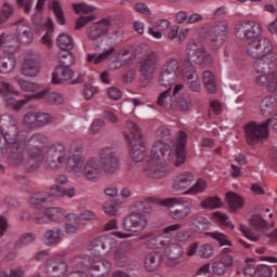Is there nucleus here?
<instances>
[{
  "label": "nucleus",
  "instance_id": "5",
  "mask_svg": "<svg viewBox=\"0 0 277 277\" xmlns=\"http://www.w3.org/2000/svg\"><path fill=\"white\" fill-rule=\"evenodd\" d=\"M0 157H3L8 149L10 154L14 153L16 137H18L16 119L10 115L0 116Z\"/></svg>",
  "mask_w": 277,
  "mask_h": 277
},
{
  "label": "nucleus",
  "instance_id": "12",
  "mask_svg": "<svg viewBox=\"0 0 277 277\" xmlns=\"http://www.w3.org/2000/svg\"><path fill=\"white\" fill-rule=\"evenodd\" d=\"M274 51V42L267 37H261L252 40L247 45V53L250 57L262 58Z\"/></svg>",
  "mask_w": 277,
  "mask_h": 277
},
{
  "label": "nucleus",
  "instance_id": "3",
  "mask_svg": "<svg viewBox=\"0 0 277 277\" xmlns=\"http://www.w3.org/2000/svg\"><path fill=\"white\" fill-rule=\"evenodd\" d=\"M120 170V156L114 147H102L98 151V159L91 157L84 162L82 176L87 181H98L103 172L105 174H116Z\"/></svg>",
  "mask_w": 277,
  "mask_h": 277
},
{
  "label": "nucleus",
  "instance_id": "42",
  "mask_svg": "<svg viewBox=\"0 0 277 277\" xmlns=\"http://www.w3.org/2000/svg\"><path fill=\"white\" fill-rule=\"evenodd\" d=\"M250 224L256 230H265V228H269V223L261 216V214H254L251 220Z\"/></svg>",
  "mask_w": 277,
  "mask_h": 277
},
{
  "label": "nucleus",
  "instance_id": "7",
  "mask_svg": "<svg viewBox=\"0 0 277 277\" xmlns=\"http://www.w3.org/2000/svg\"><path fill=\"white\" fill-rule=\"evenodd\" d=\"M68 159V151L63 143H53L43 147V154L40 161H44L50 170H60Z\"/></svg>",
  "mask_w": 277,
  "mask_h": 277
},
{
  "label": "nucleus",
  "instance_id": "20",
  "mask_svg": "<svg viewBox=\"0 0 277 277\" xmlns=\"http://www.w3.org/2000/svg\"><path fill=\"white\" fill-rule=\"evenodd\" d=\"M21 41L16 35H0V49L6 53H18L21 49Z\"/></svg>",
  "mask_w": 277,
  "mask_h": 277
},
{
  "label": "nucleus",
  "instance_id": "59",
  "mask_svg": "<svg viewBox=\"0 0 277 277\" xmlns=\"http://www.w3.org/2000/svg\"><path fill=\"white\" fill-rule=\"evenodd\" d=\"M34 241H36V235L34 233H26L19 237L17 243L19 246H30Z\"/></svg>",
  "mask_w": 277,
  "mask_h": 277
},
{
  "label": "nucleus",
  "instance_id": "39",
  "mask_svg": "<svg viewBox=\"0 0 277 277\" xmlns=\"http://www.w3.org/2000/svg\"><path fill=\"white\" fill-rule=\"evenodd\" d=\"M227 203L229 205L230 211H237L243 207V198L234 193H227L226 195Z\"/></svg>",
  "mask_w": 277,
  "mask_h": 277
},
{
  "label": "nucleus",
  "instance_id": "40",
  "mask_svg": "<svg viewBox=\"0 0 277 277\" xmlns=\"http://www.w3.org/2000/svg\"><path fill=\"white\" fill-rule=\"evenodd\" d=\"M47 215L50 222H62L66 217V210L62 208H48Z\"/></svg>",
  "mask_w": 277,
  "mask_h": 277
},
{
  "label": "nucleus",
  "instance_id": "48",
  "mask_svg": "<svg viewBox=\"0 0 277 277\" xmlns=\"http://www.w3.org/2000/svg\"><path fill=\"white\" fill-rule=\"evenodd\" d=\"M207 189V181L199 180L190 188L184 192L185 195L202 194Z\"/></svg>",
  "mask_w": 277,
  "mask_h": 277
},
{
  "label": "nucleus",
  "instance_id": "55",
  "mask_svg": "<svg viewBox=\"0 0 277 277\" xmlns=\"http://www.w3.org/2000/svg\"><path fill=\"white\" fill-rule=\"evenodd\" d=\"M175 239H176V241H180L181 243H187L189 241H194V233H192L189 230L177 232Z\"/></svg>",
  "mask_w": 277,
  "mask_h": 277
},
{
  "label": "nucleus",
  "instance_id": "54",
  "mask_svg": "<svg viewBox=\"0 0 277 277\" xmlns=\"http://www.w3.org/2000/svg\"><path fill=\"white\" fill-rule=\"evenodd\" d=\"M14 81H15V83H17V85H19V88L24 92H34L36 90V85L34 83L26 81L19 77H15Z\"/></svg>",
  "mask_w": 277,
  "mask_h": 277
},
{
  "label": "nucleus",
  "instance_id": "31",
  "mask_svg": "<svg viewBox=\"0 0 277 277\" xmlns=\"http://www.w3.org/2000/svg\"><path fill=\"white\" fill-rule=\"evenodd\" d=\"M161 265V255L158 252L148 253L145 256V267L147 272H156Z\"/></svg>",
  "mask_w": 277,
  "mask_h": 277
},
{
  "label": "nucleus",
  "instance_id": "37",
  "mask_svg": "<svg viewBox=\"0 0 277 277\" xmlns=\"http://www.w3.org/2000/svg\"><path fill=\"white\" fill-rule=\"evenodd\" d=\"M172 94V87H169L168 90L160 94L158 105L164 109H172L174 106Z\"/></svg>",
  "mask_w": 277,
  "mask_h": 277
},
{
  "label": "nucleus",
  "instance_id": "23",
  "mask_svg": "<svg viewBox=\"0 0 277 277\" xmlns=\"http://www.w3.org/2000/svg\"><path fill=\"white\" fill-rule=\"evenodd\" d=\"M68 273V264L62 261H50L47 265V274L50 277H64Z\"/></svg>",
  "mask_w": 277,
  "mask_h": 277
},
{
  "label": "nucleus",
  "instance_id": "29",
  "mask_svg": "<svg viewBox=\"0 0 277 277\" xmlns=\"http://www.w3.org/2000/svg\"><path fill=\"white\" fill-rule=\"evenodd\" d=\"M62 229L57 227L45 230L43 234L44 243H47V246H56V243L62 241Z\"/></svg>",
  "mask_w": 277,
  "mask_h": 277
},
{
  "label": "nucleus",
  "instance_id": "38",
  "mask_svg": "<svg viewBox=\"0 0 277 277\" xmlns=\"http://www.w3.org/2000/svg\"><path fill=\"white\" fill-rule=\"evenodd\" d=\"M56 42L62 51H72V49H75V41H72V37L66 32L60 34Z\"/></svg>",
  "mask_w": 277,
  "mask_h": 277
},
{
  "label": "nucleus",
  "instance_id": "25",
  "mask_svg": "<svg viewBox=\"0 0 277 277\" xmlns=\"http://www.w3.org/2000/svg\"><path fill=\"white\" fill-rule=\"evenodd\" d=\"M164 254L169 259V265L174 267V265H179V263H181L179 259L183 256V247L179 243H171L166 248Z\"/></svg>",
  "mask_w": 277,
  "mask_h": 277
},
{
  "label": "nucleus",
  "instance_id": "61",
  "mask_svg": "<svg viewBox=\"0 0 277 277\" xmlns=\"http://www.w3.org/2000/svg\"><path fill=\"white\" fill-rule=\"evenodd\" d=\"M25 272L21 268H12L6 273L5 271H0V277H24Z\"/></svg>",
  "mask_w": 277,
  "mask_h": 277
},
{
  "label": "nucleus",
  "instance_id": "8",
  "mask_svg": "<svg viewBox=\"0 0 277 277\" xmlns=\"http://www.w3.org/2000/svg\"><path fill=\"white\" fill-rule=\"evenodd\" d=\"M181 75H183L181 62H179V58L171 57L160 68L159 84L163 88H172L179 81Z\"/></svg>",
  "mask_w": 277,
  "mask_h": 277
},
{
  "label": "nucleus",
  "instance_id": "1",
  "mask_svg": "<svg viewBox=\"0 0 277 277\" xmlns=\"http://www.w3.org/2000/svg\"><path fill=\"white\" fill-rule=\"evenodd\" d=\"M187 144V133L179 132L177 142L174 144V151L163 141L154 143L150 159L145 167V173L149 179H163L168 174L166 166L174 163V166H183L187 157L185 146Z\"/></svg>",
  "mask_w": 277,
  "mask_h": 277
},
{
  "label": "nucleus",
  "instance_id": "47",
  "mask_svg": "<svg viewBox=\"0 0 277 277\" xmlns=\"http://www.w3.org/2000/svg\"><path fill=\"white\" fill-rule=\"evenodd\" d=\"M256 60L258 61H255L253 63V70L258 75H265L267 72V70L272 69V66H269V64H267L265 58H256Z\"/></svg>",
  "mask_w": 277,
  "mask_h": 277
},
{
  "label": "nucleus",
  "instance_id": "22",
  "mask_svg": "<svg viewBox=\"0 0 277 277\" xmlns=\"http://www.w3.org/2000/svg\"><path fill=\"white\" fill-rule=\"evenodd\" d=\"M196 181V175L189 171L177 174L173 183V189L176 192H183L187 187H192V184Z\"/></svg>",
  "mask_w": 277,
  "mask_h": 277
},
{
  "label": "nucleus",
  "instance_id": "34",
  "mask_svg": "<svg viewBox=\"0 0 277 277\" xmlns=\"http://www.w3.org/2000/svg\"><path fill=\"white\" fill-rule=\"evenodd\" d=\"M203 83L210 94H215L217 92V80L213 72L206 70L202 75Z\"/></svg>",
  "mask_w": 277,
  "mask_h": 277
},
{
  "label": "nucleus",
  "instance_id": "21",
  "mask_svg": "<svg viewBox=\"0 0 277 277\" xmlns=\"http://www.w3.org/2000/svg\"><path fill=\"white\" fill-rule=\"evenodd\" d=\"M28 98H43L49 105H62L64 103V95L49 90H43L37 94L29 95Z\"/></svg>",
  "mask_w": 277,
  "mask_h": 277
},
{
  "label": "nucleus",
  "instance_id": "58",
  "mask_svg": "<svg viewBox=\"0 0 277 277\" xmlns=\"http://www.w3.org/2000/svg\"><path fill=\"white\" fill-rule=\"evenodd\" d=\"M266 88L268 92L276 94L277 92V74L276 72L268 74V81H267Z\"/></svg>",
  "mask_w": 277,
  "mask_h": 277
},
{
  "label": "nucleus",
  "instance_id": "46",
  "mask_svg": "<svg viewBox=\"0 0 277 277\" xmlns=\"http://www.w3.org/2000/svg\"><path fill=\"white\" fill-rule=\"evenodd\" d=\"M235 261V252L230 248H224L221 251V263H224L228 267L233 266Z\"/></svg>",
  "mask_w": 277,
  "mask_h": 277
},
{
  "label": "nucleus",
  "instance_id": "30",
  "mask_svg": "<svg viewBox=\"0 0 277 277\" xmlns=\"http://www.w3.org/2000/svg\"><path fill=\"white\" fill-rule=\"evenodd\" d=\"M114 53H116V47L111 45L101 54H89L88 62L90 64H103V62H107V60H109Z\"/></svg>",
  "mask_w": 277,
  "mask_h": 277
},
{
  "label": "nucleus",
  "instance_id": "51",
  "mask_svg": "<svg viewBox=\"0 0 277 277\" xmlns=\"http://www.w3.org/2000/svg\"><path fill=\"white\" fill-rule=\"evenodd\" d=\"M72 9L75 10L76 14H91V12L96 10V8L87 4L85 2L72 4Z\"/></svg>",
  "mask_w": 277,
  "mask_h": 277
},
{
  "label": "nucleus",
  "instance_id": "10",
  "mask_svg": "<svg viewBox=\"0 0 277 277\" xmlns=\"http://www.w3.org/2000/svg\"><path fill=\"white\" fill-rule=\"evenodd\" d=\"M245 134L248 146H256L269 137V129L265 121L262 123L250 122L245 126Z\"/></svg>",
  "mask_w": 277,
  "mask_h": 277
},
{
  "label": "nucleus",
  "instance_id": "14",
  "mask_svg": "<svg viewBox=\"0 0 277 277\" xmlns=\"http://www.w3.org/2000/svg\"><path fill=\"white\" fill-rule=\"evenodd\" d=\"M116 248V239L111 236H100L89 245L91 254L101 256V254H109Z\"/></svg>",
  "mask_w": 277,
  "mask_h": 277
},
{
  "label": "nucleus",
  "instance_id": "28",
  "mask_svg": "<svg viewBox=\"0 0 277 277\" xmlns=\"http://www.w3.org/2000/svg\"><path fill=\"white\" fill-rule=\"evenodd\" d=\"M81 219L77 214H68L65 219V233L67 235H75L79 232Z\"/></svg>",
  "mask_w": 277,
  "mask_h": 277
},
{
  "label": "nucleus",
  "instance_id": "62",
  "mask_svg": "<svg viewBox=\"0 0 277 277\" xmlns=\"http://www.w3.org/2000/svg\"><path fill=\"white\" fill-rule=\"evenodd\" d=\"M212 269L217 276H224V274H226L228 271V266L225 263L219 261L213 264Z\"/></svg>",
  "mask_w": 277,
  "mask_h": 277
},
{
  "label": "nucleus",
  "instance_id": "50",
  "mask_svg": "<svg viewBox=\"0 0 277 277\" xmlns=\"http://www.w3.org/2000/svg\"><path fill=\"white\" fill-rule=\"evenodd\" d=\"M0 93L2 96H10V94H15V96H18L21 94V92L15 90L10 82L5 81L0 82Z\"/></svg>",
  "mask_w": 277,
  "mask_h": 277
},
{
  "label": "nucleus",
  "instance_id": "64",
  "mask_svg": "<svg viewBox=\"0 0 277 277\" xmlns=\"http://www.w3.org/2000/svg\"><path fill=\"white\" fill-rule=\"evenodd\" d=\"M262 58L266 62V64H268V66H271V68L273 66H277V53L274 52V50L265 56H262Z\"/></svg>",
  "mask_w": 277,
  "mask_h": 277
},
{
  "label": "nucleus",
  "instance_id": "32",
  "mask_svg": "<svg viewBox=\"0 0 277 277\" xmlns=\"http://www.w3.org/2000/svg\"><path fill=\"white\" fill-rule=\"evenodd\" d=\"M16 68V56H2L0 57V72L8 75Z\"/></svg>",
  "mask_w": 277,
  "mask_h": 277
},
{
  "label": "nucleus",
  "instance_id": "24",
  "mask_svg": "<svg viewBox=\"0 0 277 277\" xmlns=\"http://www.w3.org/2000/svg\"><path fill=\"white\" fill-rule=\"evenodd\" d=\"M181 205L183 209H175L170 211V217L171 220H174V222H183V220H187L194 210V203L189 201H183Z\"/></svg>",
  "mask_w": 277,
  "mask_h": 277
},
{
  "label": "nucleus",
  "instance_id": "57",
  "mask_svg": "<svg viewBox=\"0 0 277 277\" xmlns=\"http://www.w3.org/2000/svg\"><path fill=\"white\" fill-rule=\"evenodd\" d=\"M240 230L243 237H246L250 241H259V239H261V235L255 234L254 232H252V229L246 227V225H240Z\"/></svg>",
  "mask_w": 277,
  "mask_h": 277
},
{
  "label": "nucleus",
  "instance_id": "27",
  "mask_svg": "<svg viewBox=\"0 0 277 277\" xmlns=\"http://www.w3.org/2000/svg\"><path fill=\"white\" fill-rule=\"evenodd\" d=\"M38 72H40V64L36 58H27L22 64V75L24 77H38Z\"/></svg>",
  "mask_w": 277,
  "mask_h": 277
},
{
  "label": "nucleus",
  "instance_id": "45",
  "mask_svg": "<svg viewBox=\"0 0 277 277\" xmlns=\"http://www.w3.org/2000/svg\"><path fill=\"white\" fill-rule=\"evenodd\" d=\"M200 207L202 209H220L222 207V199L219 197H208L201 201Z\"/></svg>",
  "mask_w": 277,
  "mask_h": 277
},
{
  "label": "nucleus",
  "instance_id": "41",
  "mask_svg": "<svg viewBox=\"0 0 277 277\" xmlns=\"http://www.w3.org/2000/svg\"><path fill=\"white\" fill-rule=\"evenodd\" d=\"M75 55L70 51H66L61 53L58 66L64 68H70V66H75Z\"/></svg>",
  "mask_w": 277,
  "mask_h": 277
},
{
  "label": "nucleus",
  "instance_id": "44",
  "mask_svg": "<svg viewBox=\"0 0 277 277\" xmlns=\"http://www.w3.org/2000/svg\"><path fill=\"white\" fill-rule=\"evenodd\" d=\"M52 10L56 16L57 23H60V25H66V16L64 15V9H62L60 1L54 0L52 2Z\"/></svg>",
  "mask_w": 277,
  "mask_h": 277
},
{
  "label": "nucleus",
  "instance_id": "36",
  "mask_svg": "<svg viewBox=\"0 0 277 277\" xmlns=\"http://www.w3.org/2000/svg\"><path fill=\"white\" fill-rule=\"evenodd\" d=\"M146 248L149 250H161V248H166L168 246V240H166V236L163 234L149 238L146 243Z\"/></svg>",
  "mask_w": 277,
  "mask_h": 277
},
{
  "label": "nucleus",
  "instance_id": "49",
  "mask_svg": "<svg viewBox=\"0 0 277 277\" xmlns=\"http://www.w3.org/2000/svg\"><path fill=\"white\" fill-rule=\"evenodd\" d=\"M37 115V127L38 129H42V127H47V124H51L54 118L50 114L47 113H36Z\"/></svg>",
  "mask_w": 277,
  "mask_h": 277
},
{
  "label": "nucleus",
  "instance_id": "11",
  "mask_svg": "<svg viewBox=\"0 0 277 277\" xmlns=\"http://www.w3.org/2000/svg\"><path fill=\"white\" fill-rule=\"evenodd\" d=\"M187 60L189 64H196L197 66H202V64H208L211 56L205 50V45L198 40H192L186 47Z\"/></svg>",
  "mask_w": 277,
  "mask_h": 277
},
{
  "label": "nucleus",
  "instance_id": "4",
  "mask_svg": "<svg viewBox=\"0 0 277 277\" xmlns=\"http://www.w3.org/2000/svg\"><path fill=\"white\" fill-rule=\"evenodd\" d=\"M133 209H136V211L128 214L122 220L121 226L127 233H142L148 228L146 213H149L153 207L148 200H143L134 202Z\"/></svg>",
  "mask_w": 277,
  "mask_h": 277
},
{
  "label": "nucleus",
  "instance_id": "9",
  "mask_svg": "<svg viewBox=\"0 0 277 277\" xmlns=\"http://www.w3.org/2000/svg\"><path fill=\"white\" fill-rule=\"evenodd\" d=\"M70 264L76 269L88 267L91 272H101V276L111 271V262L107 260H94L90 255H77L70 260Z\"/></svg>",
  "mask_w": 277,
  "mask_h": 277
},
{
  "label": "nucleus",
  "instance_id": "15",
  "mask_svg": "<svg viewBox=\"0 0 277 277\" xmlns=\"http://www.w3.org/2000/svg\"><path fill=\"white\" fill-rule=\"evenodd\" d=\"M159 64V53L149 52L140 62V72L144 79L150 81Z\"/></svg>",
  "mask_w": 277,
  "mask_h": 277
},
{
  "label": "nucleus",
  "instance_id": "60",
  "mask_svg": "<svg viewBox=\"0 0 277 277\" xmlns=\"http://www.w3.org/2000/svg\"><path fill=\"white\" fill-rule=\"evenodd\" d=\"M32 221L35 224H49L50 219L49 214H47V210L44 212H36L32 215Z\"/></svg>",
  "mask_w": 277,
  "mask_h": 277
},
{
  "label": "nucleus",
  "instance_id": "52",
  "mask_svg": "<svg viewBox=\"0 0 277 277\" xmlns=\"http://www.w3.org/2000/svg\"><path fill=\"white\" fill-rule=\"evenodd\" d=\"M23 123L28 129H38V120H37L36 111L25 115L23 119Z\"/></svg>",
  "mask_w": 277,
  "mask_h": 277
},
{
  "label": "nucleus",
  "instance_id": "43",
  "mask_svg": "<svg viewBox=\"0 0 277 277\" xmlns=\"http://www.w3.org/2000/svg\"><path fill=\"white\" fill-rule=\"evenodd\" d=\"M12 14H14V5L4 2L0 11V25H3V23H8Z\"/></svg>",
  "mask_w": 277,
  "mask_h": 277
},
{
  "label": "nucleus",
  "instance_id": "6",
  "mask_svg": "<svg viewBox=\"0 0 277 277\" xmlns=\"http://www.w3.org/2000/svg\"><path fill=\"white\" fill-rule=\"evenodd\" d=\"M126 127L130 131V134H126V138L130 144L132 161L140 163L146 158V147L142 142V132L137 124L131 120L126 122Z\"/></svg>",
  "mask_w": 277,
  "mask_h": 277
},
{
  "label": "nucleus",
  "instance_id": "35",
  "mask_svg": "<svg viewBox=\"0 0 277 277\" xmlns=\"http://www.w3.org/2000/svg\"><path fill=\"white\" fill-rule=\"evenodd\" d=\"M47 202H49V199L47 195L41 192L34 193L29 198V205L32 206L34 209H44Z\"/></svg>",
  "mask_w": 277,
  "mask_h": 277
},
{
  "label": "nucleus",
  "instance_id": "19",
  "mask_svg": "<svg viewBox=\"0 0 277 277\" xmlns=\"http://www.w3.org/2000/svg\"><path fill=\"white\" fill-rule=\"evenodd\" d=\"M14 27H16V38L22 44H31L34 42V32L31 31V27L27 25V21L19 19L13 23Z\"/></svg>",
  "mask_w": 277,
  "mask_h": 277
},
{
  "label": "nucleus",
  "instance_id": "2",
  "mask_svg": "<svg viewBox=\"0 0 277 277\" xmlns=\"http://www.w3.org/2000/svg\"><path fill=\"white\" fill-rule=\"evenodd\" d=\"M48 142L49 138H47L44 134H34L27 140V135L24 133V136H21L17 130L13 151L9 154V163H11V166H24V168H28V170H36L38 164H30L31 159H38V161H40L44 154V144ZM25 150L31 159L27 158Z\"/></svg>",
  "mask_w": 277,
  "mask_h": 277
},
{
  "label": "nucleus",
  "instance_id": "16",
  "mask_svg": "<svg viewBox=\"0 0 277 277\" xmlns=\"http://www.w3.org/2000/svg\"><path fill=\"white\" fill-rule=\"evenodd\" d=\"M228 23L225 21L216 22L209 27V40L214 49H220L224 44Z\"/></svg>",
  "mask_w": 277,
  "mask_h": 277
},
{
  "label": "nucleus",
  "instance_id": "56",
  "mask_svg": "<svg viewBox=\"0 0 277 277\" xmlns=\"http://www.w3.org/2000/svg\"><path fill=\"white\" fill-rule=\"evenodd\" d=\"M177 107L181 109V111H187L192 109V97L182 95L177 101Z\"/></svg>",
  "mask_w": 277,
  "mask_h": 277
},
{
  "label": "nucleus",
  "instance_id": "33",
  "mask_svg": "<svg viewBox=\"0 0 277 277\" xmlns=\"http://www.w3.org/2000/svg\"><path fill=\"white\" fill-rule=\"evenodd\" d=\"M277 107V97L267 96L261 102V114L262 116H271L272 111Z\"/></svg>",
  "mask_w": 277,
  "mask_h": 277
},
{
  "label": "nucleus",
  "instance_id": "13",
  "mask_svg": "<svg viewBox=\"0 0 277 277\" xmlns=\"http://www.w3.org/2000/svg\"><path fill=\"white\" fill-rule=\"evenodd\" d=\"M261 34H263V27L254 21H245L235 27V36L238 40H254Z\"/></svg>",
  "mask_w": 277,
  "mask_h": 277
},
{
  "label": "nucleus",
  "instance_id": "26",
  "mask_svg": "<svg viewBox=\"0 0 277 277\" xmlns=\"http://www.w3.org/2000/svg\"><path fill=\"white\" fill-rule=\"evenodd\" d=\"M75 77V71L70 69V67H61L57 66L56 70L53 74L52 81L55 84L64 83V81H68Z\"/></svg>",
  "mask_w": 277,
  "mask_h": 277
},
{
  "label": "nucleus",
  "instance_id": "53",
  "mask_svg": "<svg viewBox=\"0 0 277 277\" xmlns=\"http://www.w3.org/2000/svg\"><path fill=\"white\" fill-rule=\"evenodd\" d=\"M206 235L219 241L220 246H233V243L230 242V240H228L226 235L220 232L206 233Z\"/></svg>",
  "mask_w": 277,
  "mask_h": 277
},
{
  "label": "nucleus",
  "instance_id": "18",
  "mask_svg": "<svg viewBox=\"0 0 277 277\" xmlns=\"http://www.w3.org/2000/svg\"><path fill=\"white\" fill-rule=\"evenodd\" d=\"M85 167V157L82 155H70L66 159V170L75 176H83V170Z\"/></svg>",
  "mask_w": 277,
  "mask_h": 277
},
{
  "label": "nucleus",
  "instance_id": "17",
  "mask_svg": "<svg viewBox=\"0 0 277 277\" xmlns=\"http://www.w3.org/2000/svg\"><path fill=\"white\" fill-rule=\"evenodd\" d=\"M109 27H111V21L108 18H103L100 22H96L87 28V38L89 40H100L103 36H107L109 31Z\"/></svg>",
  "mask_w": 277,
  "mask_h": 277
},
{
  "label": "nucleus",
  "instance_id": "63",
  "mask_svg": "<svg viewBox=\"0 0 277 277\" xmlns=\"http://www.w3.org/2000/svg\"><path fill=\"white\" fill-rule=\"evenodd\" d=\"M272 267L262 264L258 266V277H272Z\"/></svg>",
  "mask_w": 277,
  "mask_h": 277
}]
</instances>
